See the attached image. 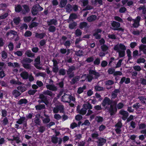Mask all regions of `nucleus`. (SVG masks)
I'll return each mask as SVG.
<instances>
[{
	"instance_id": "f257e3e1",
	"label": "nucleus",
	"mask_w": 146,
	"mask_h": 146,
	"mask_svg": "<svg viewBox=\"0 0 146 146\" xmlns=\"http://www.w3.org/2000/svg\"><path fill=\"white\" fill-rule=\"evenodd\" d=\"M126 49L125 46L121 43L115 45L113 47L114 50L118 52L119 56L120 58L124 56L125 55V50Z\"/></svg>"
},
{
	"instance_id": "f03ea898",
	"label": "nucleus",
	"mask_w": 146,
	"mask_h": 146,
	"mask_svg": "<svg viewBox=\"0 0 146 146\" xmlns=\"http://www.w3.org/2000/svg\"><path fill=\"white\" fill-rule=\"evenodd\" d=\"M43 9V8L39 4L34 5L31 9V12L32 15L35 16L37 15L38 11H41Z\"/></svg>"
},
{
	"instance_id": "7ed1b4c3",
	"label": "nucleus",
	"mask_w": 146,
	"mask_h": 146,
	"mask_svg": "<svg viewBox=\"0 0 146 146\" xmlns=\"http://www.w3.org/2000/svg\"><path fill=\"white\" fill-rule=\"evenodd\" d=\"M106 109L110 113L111 116H112L116 114L117 112V107L112 105L111 104L110 106L106 107Z\"/></svg>"
},
{
	"instance_id": "20e7f679",
	"label": "nucleus",
	"mask_w": 146,
	"mask_h": 146,
	"mask_svg": "<svg viewBox=\"0 0 146 146\" xmlns=\"http://www.w3.org/2000/svg\"><path fill=\"white\" fill-rule=\"evenodd\" d=\"M76 70L75 67L74 66L70 67L66 71V73L69 78H72L74 76V73L73 71Z\"/></svg>"
},
{
	"instance_id": "39448f33",
	"label": "nucleus",
	"mask_w": 146,
	"mask_h": 146,
	"mask_svg": "<svg viewBox=\"0 0 146 146\" xmlns=\"http://www.w3.org/2000/svg\"><path fill=\"white\" fill-rule=\"evenodd\" d=\"M71 98H74L71 95H68L65 93L62 97V101L64 102L69 103L71 102Z\"/></svg>"
},
{
	"instance_id": "423d86ee",
	"label": "nucleus",
	"mask_w": 146,
	"mask_h": 146,
	"mask_svg": "<svg viewBox=\"0 0 146 146\" xmlns=\"http://www.w3.org/2000/svg\"><path fill=\"white\" fill-rule=\"evenodd\" d=\"M112 102V100H110L109 98L106 97L103 101L102 105V106L106 109V107H108L106 106V105H110L111 104Z\"/></svg>"
},
{
	"instance_id": "0eeeda50",
	"label": "nucleus",
	"mask_w": 146,
	"mask_h": 146,
	"mask_svg": "<svg viewBox=\"0 0 146 146\" xmlns=\"http://www.w3.org/2000/svg\"><path fill=\"white\" fill-rule=\"evenodd\" d=\"M119 113L122 115L121 118L124 121L127 119L129 115V113L127 111L123 109H121L119 111Z\"/></svg>"
},
{
	"instance_id": "6e6552de",
	"label": "nucleus",
	"mask_w": 146,
	"mask_h": 146,
	"mask_svg": "<svg viewBox=\"0 0 146 146\" xmlns=\"http://www.w3.org/2000/svg\"><path fill=\"white\" fill-rule=\"evenodd\" d=\"M141 18L140 16H137L135 19H133L134 22L132 24V26L133 28H137L139 26V23L141 20Z\"/></svg>"
},
{
	"instance_id": "1a4fd4ad",
	"label": "nucleus",
	"mask_w": 146,
	"mask_h": 146,
	"mask_svg": "<svg viewBox=\"0 0 146 146\" xmlns=\"http://www.w3.org/2000/svg\"><path fill=\"white\" fill-rule=\"evenodd\" d=\"M35 63H34V65L35 67L37 69L41 70L42 69V67L38 66L40 64V57L39 56H38L37 57L35 60Z\"/></svg>"
},
{
	"instance_id": "9d476101",
	"label": "nucleus",
	"mask_w": 146,
	"mask_h": 146,
	"mask_svg": "<svg viewBox=\"0 0 146 146\" xmlns=\"http://www.w3.org/2000/svg\"><path fill=\"white\" fill-rule=\"evenodd\" d=\"M98 139L96 141L98 146H103L106 142V139L103 138L101 137Z\"/></svg>"
},
{
	"instance_id": "9b49d317",
	"label": "nucleus",
	"mask_w": 146,
	"mask_h": 146,
	"mask_svg": "<svg viewBox=\"0 0 146 146\" xmlns=\"http://www.w3.org/2000/svg\"><path fill=\"white\" fill-rule=\"evenodd\" d=\"M39 98L41 99L42 102L46 105H47L48 104L49 102L47 100V97L45 96L43 94H40L39 96Z\"/></svg>"
},
{
	"instance_id": "f8f14e48",
	"label": "nucleus",
	"mask_w": 146,
	"mask_h": 146,
	"mask_svg": "<svg viewBox=\"0 0 146 146\" xmlns=\"http://www.w3.org/2000/svg\"><path fill=\"white\" fill-rule=\"evenodd\" d=\"M79 28L81 29L84 28L85 29H88L89 26L88 23L86 22H82L80 23L79 25Z\"/></svg>"
},
{
	"instance_id": "ddd939ff",
	"label": "nucleus",
	"mask_w": 146,
	"mask_h": 146,
	"mask_svg": "<svg viewBox=\"0 0 146 146\" xmlns=\"http://www.w3.org/2000/svg\"><path fill=\"white\" fill-rule=\"evenodd\" d=\"M20 76L23 80H27L29 78V74L28 72L26 71L22 72L20 74Z\"/></svg>"
},
{
	"instance_id": "4468645a",
	"label": "nucleus",
	"mask_w": 146,
	"mask_h": 146,
	"mask_svg": "<svg viewBox=\"0 0 146 146\" xmlns=\"http://www.w3.org/2000/svg\"><path fill=\"white\" fill-rule=\"evenodd\" d=\"M47 23L48 26L52 25H56L57 24V21L56 19H53L50 20L49 21H47Z\"/></svg>"
},
{
	"instance_id": "2eb2a0df",
	"label": "nucleus",
	"mask_w": 146,
	"mask_h": 146,
	"mask_svg": "<svg viewBox=\"0 0 146 146\" xmlns=\"http://www.w3.org/2000/svg\"><path fill=\"white\" fill-rule=\"evenodd\" d=\"M46 88L50 90L55 91L57 90V88L56 86L51 84H47L46 85Z\"/></svg>"
},
{
	"instance_id": "dca6fc26",
	"label": "nucleus",
	"mask_w": 146,
	"mask_h": 146,
	"mask_svg": "<svg viewBox=\"0 0 146 146\" xmlns=\"http://www.w3.org/2000/svg\"><path fill=\"white\" fill-rule=\"evenodd\" d=\"M13 138L12 139H9V140L11 141H15L17 143H19L21 142L20 137L19 136L17 135L15 136V135H13Z\"/></svg>"
},
{
	"instance_id": "f3484780",
	"label": "nucleus",
	"mask_w": 146,
	"mask_h": 146,
	"mask_svg": "<svg viewBox=\"0 0 146 146\" xmlns=\"http://www.w3.org/2000/svg\"><path fill=\"white\" fill-rule=\"evenodd\" d=\"M73 77L70 81V83L72 85L75 84L76 82L78 81L80 79V77L78 76H76Z\"/></svg>"
},
{
	"instance_id": "a211bd4d",
	"label": "nucleus",
	"mask_w": 146,
	"mask_h": 146,
	"mask_svg": "<svg viewBox=\"0 0 146 146\" xmlns=\"http://www.w3.org/2000/svg\"><path fill=\"white\" fill-rule=\"evenodd\" d=\"M45 35L46 34L44 33H35V37L36 38L41 39H43Z\"/></svg>"
},
{
	"instance_id": "6ab92c4d",
	"label": "nucleus",
	"mask_w": 146,
	"mask_h": 146,
	"mask_svg": "<svg viewBox=\"0 0 146 146\" xmlns=\"http://www.w3.org/2000/svg\"><path fill=\"white\" fill-rule=\"evenodd\" d=\"M97 17V16L95 15H92L87 17V20L89 22H92L95 21Z\"/></svg>"
},
{
	"instance_id": "aec40b11",
	"label": "nucleus",
	"mask_w": 146,
	"mask_h": 146,
	"mask_svg": "<svg viewBox=\"0 0 146 146\" xmlns=\"http://www.w3.org/2000/svg\"><path fill=\"white\" fill-rule=\"evenodd\" d=\"M23 7L25 10V11L24 10L22 11V12L23 14H25L29 11L30 9L29 6L26 5H23Z\"/></svg>"
},
{
	"instance_id": "412c9836",
	"label": "nucleus",
	"mask_w": 146,
	"mask_h": 146,
	"mask_svg": "<svg viewBox=\"0 0 146 146\" xmlns=\"http://www.w3.org/2000/svg\"><path fill=\"white\" fill-rule=\"evenodd\" d=\"M139 48L140 51H143V53L146 54V45L141 44L139 46Z\"/></svg>"
},
{
	"instance_id": "4be33fe9",
	"label": "nucleus",
	"mask_w": 146,
	"mask_h": 146,
	"mask_svg": "<svg viewBox=\"0 0 146 146\" xmlns=\"http://www.w3.org/2000/svg\"><path fill=\"white\" fill-rule=\"evenodd\" d=\"M23 66L26 69L31 70V65L30 64L26 63L21 62Z\"/></svg>"
},
{
	"instance_id": "5701e85b",
	"label": "nucleus",
	"mask_w": 146,
	"mask_h": 146,
	"mask_svg": "<svg viewBox=\"0 0 146 146\" xmlns=\"http://www.w3.org/2000/svg\"><path fill=\"white\" fill-rule=\"evenodd\" d=\"M111 25L112 26L115 28L119 27L120 26V24L119 22H117L115 21H113L111 23Z\"/></svg>"
},
{
	"instance_id": "b1692460",
	"label": "nucleus",
	"mask_w": 146,
	"mask_h": 146,
	"mask_svg": "<svg viewBox=\"0 0 146 146\" xmlns=\"http://www.w3.org/2000/svg\"><path fill=\"white\" fill-rule=\"evenodd\" d=\"M86 88V86L85 85H84L82 87H79L78 88L77 92L79 94H80L82 93L84 90H85Z\"/></svg>"
},
{
	"instance_id": "393cba45",
	"label": "nucleus",
	"mask_w": 146,
	"mask_h": 146,
	"mask_svg": "<svg viewBox=\"0 0 146 146\" xmlns=\"http://www.w3.org/2000/svg\"><path fill=\"white\" fill-rule=\"evenodd\" d=\"M22 8L20 5L19 4L15 6V11L16 13H19L22 11Z\"/></svg>"
},
{
	"instance_id": "a878e982",
	"label": "nucleus",
	"mask_w": 146,
	"mask_h": 146,
	"mask_svg": "<svg viewBox=\"0 0 146 146\" xmlns=\"http://www.w3.org/2000/svg\"><path fill=\"white\" fill-rule=\"evenodd\" d=\"M18 90L21 93H23L26 90V88L24 86H20L17 87Z\"/></svg>"
},
{
	"instance_id": "bb28decb",
	"label": "nucleus",
	"mask_w": 146,
	"mask_h": 146,
	"mask_svg": "<svg viewBox=\"0 0 146 146\" xmlns=\"http://www.w3.org/2000/svg\"><path fill=\"white\" fill-rule=\"evenodd\" d=\"M25 54L29 57H33L34 56L35 54L32 53L31 51L30 50H28L26 51Z\"/></svg>"
},
{
	"instance_id": "cd10ccee",
	"label": "nucleus",
	"mask_w": 146,
	"mask_h": 146,
	"mask_svg": "<svg viewBox=\"0 0 146 146\" xmlns=\"http://www.w3.org/2000/svg\"><path fill=\"white\" fill-rule=\"evenodd\" d=\"M34 122L35 123L36 125H40L41 123L40 119L36 115V117L34 120Z\"/></svg>"
},
{
	"instance_id": "c85d7f7f",
	"label": "nucleus",
	"mask_w": 146,
	"mask_h": 146,
	"mask_svg": "<svg viewBox=\"0 0 146 146\" xmlns=\"http://www.w3.org/2000/svg\"><path fill=\"white\" fill-rule=\"evenodd\" d=\"M77 25L75 21H73L69 24V28L71 29H73L77 26Z\"/></svg>"
},
{
	"instance_id": "c756f323",
	"label": "nucleus",
	"mask_w": 146,
	"mask_h": 146,
	"mask_svg": "<svg viewBox=\"0 0 146 146\" xmlns=\"http://www.w3.org/2000/svg\"><path fill=\"white\" fill-rule=\"evenodd\" d=\"M43 94L44 95H48L50 97L52 96L53 95L52 92L48 90L44 91L43 92Z\"/></svg>"
},
{
	"instance_id": "7c9ffc66",
	"label": "nucleus",
	"mask_w": 146,
	"mask_h": 146,
	"mask_svg": "<svg viewBox=\"0 0 146 146\" xmlns=\"http://www.w3.org/2000/svg\"><path fill=\"white\" fill-rule=\"evenodd\" d=\"M78 111L80 114L84 115L86 114L87 112V110L85 108H84L83 106V108Z\"/></svg>"
},
{
	"instance_id": "2f4dec72",
	"label": "nucleus",
	"mask_w": 146,
	"mask_h": 146,
	"mask_svg": "<svg viewBox=\"0 0 146 146\" xmlns=\"http://www.w3.org/2000/svg\"><path fill=\"white\" fill-rule=\"evenodd\" d=\"M33 60L32 59H31L29 58H24L22 60V61L21 62H23L24 63H30L31 62H33Z\"/></svg>"
},
{
	"instance_id": "473e14b6",
	"label": "nucleus",
	"mask_w": 146,
	"mask_h": 146,
	"mask_svg": "<svg viewBox=\"0 0 146 146\" xmlns=\"http://www.w3.org/2000/svg\"><path fill=\"white\" fill-rule=\"evenodd\" d=\"M25 117H21L18 121H17L16 123L19 124H21L25 121Z\"/></svg>"
},
{
	"instance_id": "72a5a7b5",
	"label": "nucleus",
	"mask_w": 146,
	"mask_h": 146,
	"mask_svg": "<svg viewBox=\"0 0 146 146\" xmlns=\"http://www.w3.org/2000/svg\"><path fill=\"white\" fill-rule=\"evenodd\" d=\"M45 108V105L44 104H39L35 106V108L36 110H41L44 109Z\"/></svg>"
},
{
	"instance_id": "f704fd0d",
	"label": "nucleus",
	"mask_w": 146,
	"mask_h": 146,
	"mask_svg": "<svg viewBox=\"0 0 146 146\" xmlns=\"http://www.w3.org/2000/svg\"><path fill=\"white\" fill-rule=\"evenodd\" d=\"M83 107L85 108L87 110L88 109H92V107L91 105L89 103H88L87 104H84L83 105Z\"/></svg>"
},
{
	"instance_id": "c9c22d12",
	"label": "nucleus",
	"mask_w": 146,
	"mask_h": 146,
	"mask_svg": "<svg viewBox=\"0 0 146 146\" xmlns=\"http://www.w3.org/2000/svg\"><path fill=\"white\" fill-rule=\"evenodd\" d=\"M28 102L27 100L26 99H21L18 102V104L20 105L23 104H26Z\"/></svg>"
},
{
	"instance_id": "e433bc0d",
	"label": "nucleus",
	"mask_w": 146,
	"mask_h": 146,
	"mask_svg": "<svg viewBox=\"0 0 146 146\" xmlns=\"http://www.w3.org/2000/svg\"><path fill=\"white\" fill-rule=\"evenodd\" d=\"M48 31L50 32L54 33L56 30V27L53 25L49 26Z\"/></svg>"
},
{
	"instance_id": "4c0bfd02",
	"label": "nucleus",
	"mask_w": 146,
	"mask_h": 146,
	"mask_svg": "<svg viewBox=\"0 0 146 146\" xmlns=\"http://www.w3.org/2000/svg\"><path fill=\"white\" fill-rule=\"evenodd\" d=\"M13 94L14 95L15 98H16L20 96L21 94V93H20L18 91L16 90H15L13 91Z\"/></svg>"
},
{
	"instance_id": "58836bf2",
	"label": "nucleus",
	"mask_w": 146,
	"mask_h": 146,
	"mask_svg": "<svg viewBox=\"0 0 146 146\" xmlns=\"http://www.w3.org/2000/svg\"><path fill=\"white\" fill-rule=\"evenodd\" d=\"M138 98L142 103L146 104V98L144 97L141 96H139L138 97Z\"/></svg>"
},
{
	"instance_id": "ea45409f",
	"label": "nucleus",
	"mask_w": 146,
	"mask_h": 146,
	"mask_svg": "<svg viewBox=\"0 0 146 146\" xmlns=\"http://www.w3.org/2000/svg\"><path fill=\"white\" fill-rule=\"evenodd\" d=\"M67 3V0H61L60 3L61 7H64Z\"/></svg>"
},
{
	"instance_id": "a19ab883",
	"label": "nucleus",
	"mask_w": 146,
	"mask_h": 146,
	"mask_svg": "<svg viewBox=\"0 0 146 146\" xmlns=\"http://www.w3.org/2000/svg\"><path fill=\"white\" fill-rule=\"evenodd\" d=\"M17 33V32L14 30H11L9 31H8L6 34V36H8L10 34H12L14 35H15Z\"/></svg>"
},
{
	"instance_id": "79ce46f5",
	"label": "nucleus",
	"mask_w": 146,
	"mask_h": 146,
	"mask_svg": "<svg viewBox=\"0 0 146 146\" xmlns=\"http://www.w3.org/2000/svg\"><path fill=\"white\" fill-rule=\"evenodd\" d=\"M101 49L104 52H105L108 50V47L106 44H104L101 46Z\"/></svg>"
},
{
	"instance_id": "37998d69",
	"label": "nucleus",
	"mask_w": 146,
	"mask_h": 146,
	"mask_svg": "<svg viewBox=\"0 0 146 146\" xmlns=\"http://www.w3.org/2000/svg\"><path fill=\"white\" fill-rule=\"evenodd\" d=\"M126 52L128 56V60L129 61L132 58L131 51L129 49H128L127 50Z\"/></svg>"
},
{
	"instance_id": "c03bdc74",
	"label": "nucleus",
	"mask_w": 146,
	"mask_h": 146,
	"mask_svg": "<svg viewBox=\"0 0 146 146\" xmlns=\"http://www.w3.org/2000/svg\"><path fill=\"white\" fill-rule=\"evenodd\" d=\"M75 34L77 36H80L82 34V31L79 29H77L75 31Z\"/></svg>"
},
{
	"instance_id": "a18cd8bd",
	"label": "nucleus",
	"mask_w": 146,
	"mask_h": 146,
	"mask_svg": "<svg viewBox=\"0 0 146 146\" xmlns=\"http://www.w3.org/2000/svg\"><path fill=\"white\" fill-rule=\"evenodd\" d=\"M3 124L4 125H6L9 124V120L7 117H5L3 121Z\"/></svg>"
},
{
	"instance_id": "49530a36",
	"label": "nucleus",
	"mask_w": 146,
	"mask_h": 146,
	"mask_svg": "<svg viewBox=\"0 0 146 146\" xmlns=\"http://www.w3.org/2000/svg\"><path fill=\"white\" fill-rule=\"evenodd\" d=\"M31 19V17L30 16L25 17L23 18L24 21L25 23L29 22Z\"/></svg>"
},
{
	"instance_id": "de8ad7c7",
	"label": "nucleus",
	"mask_w": 146,
	"mask_h": 146,
	"mask_svg": "<svg viewBox=\"0 0 146 146\" xmlns=\"http://www.w3.org/2000/svg\"><path fill=\"white\" fill-rule=\"evenodd\" d=\"M94 31L95 32L93 33V35L95 36L96 35L99 34V33H101L102 32V30L101 29H98L94 30Z\"/></svg>"
},
{
	"instance_id": "09e8293b",
	"label": "nucleus",
	"mask_w": 146,
	"mask_h": 146,
	"mask_svg": "<svg viewBox=\"0 0 146 146\" xmlns=\"http://www.w3.org/2000/svg\"><path fill=\"white\" fill-rule=\"evenodd\" d=\"M95 119L98 123L102 122L103 121V117L100 116H96L95 118Z\"/></svg>"
},
{
	"instance_id": "8fccbe9b",
	"label": "nucleus",
	"mask_w": 146,
	"mask_h": 146,
	"mask_svg": "<svg viewBox=\"0 0 146 146\" xmlns=\"http://www.w3.org/2000/svg\"><path fill=\"white\" fill-rule=\"evenodd\" d=\"M66 74V72L65 69L63 68H61L59 70V75L64 76Z\"/></svg>"
},
{
	"instance_id": "3c124183",
	"label": "nucleus",
	"mask_w": 146,
	"mask_h": 146,
	"mask_svg": "<svg viewBox=\"0 0 146 146\" xmlns=\"http://www.w3.org/2000/svg\"><path fill=\"white\" fill-rule=\"evenodd\" d=\"M58 111H60V113H64V107L63 105H59L57 106Z\"/></svg>"
},
{
	"instance_id": "603ef678",
	"label": "nucleus",
	"mask_w": 146,
	"mask_h": 146,
	"mask_svg": "<svg viewBox=\"0 0 146 146\" xmlns=\"http://www.w3.org/2000/svg\"><path fill=\"white\" fill-rule=\"evenodd\" d=\"M77 16L74 13L71 14L69 16V19L70 20L75 19L77 18Z\"/></svg>"
},
{
	"instance_id": "864d4df0",
	"label": "nucleus",
	"mask_w": 146,
	"mask_h": 146,
	"mask_svg": "<svg viewBox=\"0 0 146 146\" xmlns=\"http://www.w3.org/2000/svg\"><path fill=\"white\" fill-rule=\"evenodd\" d=\"M38 23L36 22H33L31 23L29 27L31 28H33V27H36L38 26Z\"/></svg>"
},
{
	"instance_id": "5fc2aeb1",
	"label": "nucleus",
	"mask_w": 146,
	"mask_h": 146,
	"mask_svg": "<svg viewBox=\"0 0 146 146\" xmlns=\"http://www.w3.org/2000/svg\"><path fill=\"white\" fill-rule=\"evenodd\" d=\"M145 62V59L143 58L140 57L137 59V63L140 64L141 63H144Z\"/></svg>"
},
{
	"instance_id": "6e6d98bb",
	"label": "nucleus",
	"mask_w": 146,
	"mask_h": 146,
	"mask_svg": "<svg viewBox=\"0 0 146 146\" xmlns=\"http://www.w3.org/2000/svg\"><path fill=\"white\" fill-rule=\"evenodd\" d=\"M32 35V32L29 31H27L25 33L24 36L25 37H30Z\"/></svg>"
},
{
	"instance_id": "4d7b16f0",
	"label": "nucleus",
	"mask_w": 146,
	"mask_h": 146,
	"mask_svg": "<svg viewBox=\"0 0 146 146\" xmlns=\"http://www.w3.org/2000/svg\"><path fill=\"white\" fill-rule=\"evenodd\" d=\"M141 106L140 105V104L139 103H137L133 105L132 107L133 108H134L135 110H138Z\"/></svg>"
},
{
	"instance_id": "13d9d810",
	"label": "nucleus",
	"mask_w": 146,
	"mask_h": 146,
	"mask_svg": "<svg viewBox=\"0 0 146 146\" xmlns=\"http://www.w3.org/2000/svg\"><path fill=\"white\" fill-rule=\"evenodd\" d=\"M13 22L16 25H18L20 23L21 20L19 17L14 18L13 19Z\"/></svg>"
},
{
	"instance_id": "bf43d9fd",
	"label": "nucleus",
	"mask_w": 146,
	"mask_h": 146,
	"mask_svg": "<svg viewBox=\"0 0 146 146\" xmlns=\"http://www.w3.org/2000/svg\"><path fill=\"white\" fill-rule=\"evenodd\" d=\"M99 135L98 133H94L91 134V137L93 139H98L99 138L98 137Z\"/></svg>"
},
{
	"instance_id": "052dcab7",
	"label": "nucleus",
	"mask_w": 146,
	"mask_h": 146,
	"mask_svg": "<svg viewBox=\"0 0 146 146\" xmlns=\"http://www.w3.org/2000/svg\"><path fill=\"white\" fill-rule=\"evenodd\" d=\"M100 58H97L94 62V64L95 65H98L100 63Z\"/></svg>"
},
{
	"instance_id": "680f3d73",
	"label": "nucleus",
	"mask_w": 146,
	"mask_h": 146,
	"mask_svg": "<svg viewBox=\"0 0 146 146\" xmlns=\"http://www.w3.org/2000/svg\"><path fill=\"white\" fill-rule=\"evenodd\" d=\"M108 64V62L106 60H103L101 63V66L102 68H105Z\"/></svg>"
},
{
	"instance_id": "e2e57ef3",
	"label": "nucleus",
	"mask_w": 146,
	"mask_h": 146,
	"mask_svg": "<svg viewBox=\"0 0 146 146\" xmlns=\"http://www.w3.org/2000/svg\"><path fill=\"white\" fill-rule=\"evenodd\" d=\"M146 127V125L144 123H141L139 125V129L140 130L145 129Z\"/></svg>"
},
{
	"instance_id": "0e129e2a",
	"label": "nucleus",
	"mask_w": 146,
	"mask_h": 146,
	"mask_svg": "<svg viewBox=\"0 0 146 146\" xmlns=\"http://www.w3.org/2000/svg\"><path fill=\"white\" fill-rule=\"evenodd\" d=\"M115 69L114 68H110L108 70V74H114L115 71Z\"/></svg>"
},
{
	"instance_id": "69168bd1",
	"label": "nucleus",
	"mask_w": 146,
	"mask_h": 146,
	"mask_svg": "<svg viewBox=\"0 0 146 146\" xmlns=\"http://www.w3.org/2000/svg\"><path fill=\"white\" fill-rule=\"evenodd\" d=\"M50 121V117H46L42 120V121L44 123H47L49 122Z\"/></svg>"
},
{
	"instance_id": "338daca9",
	"label": "nucleus",
	"mask_w": 146,
	"mask_h": 146,
	"mask_svg": "<svg viewBox=\"0 0 146 146\" xmlns=\"http://www.w3.org/2000/svg\"><path fill=\"white\" fill-rule=\"evenodd\" d=\"M124 106L123 104L121 102L119 103L117 106V109H122Z\"/></svg>"
},
{
	"instance_id": "774afa93",
	"label": "nucleus",
	"mask_w": 146,
	"mask_h": 146,
	"mask_svg": "<svg viewBox=\"0 0 146 146\" xmlns=\"http://www.w3.org/2000/svg\"><path fill=\"white\" fill-rule=\"evenodd\" d=\"M36 92V90H30L28 92V94L30 95H33Z\"/></svg>"
}]
</instances>
